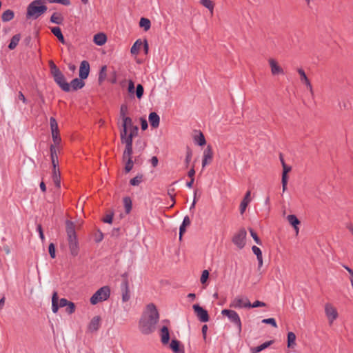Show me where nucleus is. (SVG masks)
<instances>
[{
  "label": "nucleus",
  "mask_w": 353,
  "mask_h": 353,
  "mask_svg": "<svg viewBox=\"0 0 353 353\" xmlns=\"http://www.w3.org/2000/svg\"><path fill=\"white\" fill-rule=\"evenodd\" d=\"M159 321V313L152 303L147 305L146 310L143 313L139 321V329L144 334H149L155 330V325Z\"/></svg>",
  "instance_id": "obj_1"
},
{
  "label": "nucleus",
  "mask_w": 353,
  "mask_h": 353,
  "mask_svg": "<svg viewBox=\"0 0 353 353\" xmlns=\"http://www.w3.org/2000/svg\"><path fill=\"white\" fill-rule=\"evenodd\" d=\"M41 0H34L27 8V18L37 19L47 10V7L43 5Z\"/></svg>",
  "instance_id": "obj_2"
},
{
  "label": "nucleus",
  "mask_w": 353,
  "mask_h": 353,
  "mask_svg": "<svg viewBox=\"0 0 353 353\" xmlns=\"http://www.w3.org/2000/svg\"><path fill=\"white\" fill-rule=\"evenodd\" d=\"M110 295V289L108 286H103L99 289L90 298V303L96 305L98 303L107 300Z\"/></svg>",
  "instance_id": "obj_3"
},
{
  "label": "nucleus",
  "mask_w": 353,
  "mask_h": 353,
  "mask_svg": "<svg viewBox=\"0 0 353 353\" xmlns=\"http://www.w3.org/2000/svg\"><path fill=\"white\" fill-rule=\"evenodd\" d=\"M324 312L327 318L329 325H332L334 322L339 316L338 310L332 303H326L324 305Z\"/></svg>",
  "instance_id": "obj_4"
},
{
  "label": "nucleus",
  "mask_w": 353,
  "mask_h": 353,
  "mask_svg": "<svg viewBox=\"0 0 353 353\" xmlns=\"http://www.w3.org/2000/svg\"><path fill=\"white\" fill-rule=\"evenodd\" d=\"M139 130L133 128L132 131H125V130H121L120 137L121 141L123 144H125V148H132V140L134 137L138 134Z\"/></svg>",
  "instance_id": "obj_5"
},
{
  "label": "nucleus",
  "mask_w": 353,
  "mask_h": 353,
  "mask_svg": "<svg viewBox=\"0 0 353 353\" xmlns=\"http://www.w3.org/2000/svg\"><path fill=\"white\" fill-rule=\"evenodd\" d=\"M230 307L234 308H250V302L248 297L239 295L231 301Z\"/></svg>",
  "instance_id": "obj_6"
},
{
  "label": "nucleus",
  "mask_w": 353,
  "mask_h": 353,
  "mask_svg": "<svg viewBox=\"0 0 353 353\" xmlns=\"http://www.w3.org/2000/svg\"><path fill=\"white\" fill-rule=\"evenodd\" d=\"M246 236L245 230L241 228L233 236L232 242L239 249H242L245 245Z\"/></svg>",
  "instance_id": "obj_7"
},
{
  "label": "nucleus",
  "mask_w": 353,
  "mask_h": 353,
  "mask_svg": "<svg viewBox=\"0 0 353 353\" xmlns=\"http://www.w3.org/2000/svg\"><path fill=\"white\" fill-rule=\"evenodd\" d=\"M221 314L224 316H226L228 317L230 321L234 323L239 330V332H241V321L239 315L237 314L236 312L232 310H223L221 311Z\"/></svg>",
  "instance_id": "obj_8"
},
{
  "label": "nucleus",
  "mask_w": 353,
  "mask_h": 353,
  "mask_svg": "<svg viewBox=\"0 0 353 353\" xmlns=\"http://www.w3.org/2000/svg\"><path fill=\"white\" fill-rule=\"evenodd\" d=\"M70 303L67 299L63 298L59 301V296L57 292H54L52 296V310L54 313H57L59 307L67 306Z\"/></svg>",
  "instance_id": "obj_9"
},
{
  "label": "nucleus",
  "mask_w": 353,
  "mask_h": 353,
  "mask_svg": "<svg viewBox=\"0 0 353 353\" xmlns=\"http://www.w3.org/2000/svg\"><path fill=\"white\" fill-rule=\"evenodd\" d=\"M268 63L270 68L271 74L273 76L284 74L283 68L279 65V62L276 59L273 58L269 59Z\"/></svg>",
  "instance_id": "obj_10"
},
{
  "label": "nucleus",
  "mask_w": 353,
  "mask_h": 353,
  "mask_svg": "<svg viewBox=\"0 0 353 353\" xmlns=\"http://www.w3.org/2000/svg\"><path fill=\"white\" fill-rule=\"evenodd\" d=\"M192 307L196 316L201 322H208L209 321V315L207 310L198 304L194 305Z\"/></svg>",
  "instance_id": "obj_11"
},
{
  "label": "nucleus",
  "mask_w": 353,
  "mask_h": 353,
  "mask_svg": "<svg viewBox=\"0 0 353 353\" xmlns=\"http://www.w3.org/2000/svg\"><path fill=\"white\" fill-rule=\"evenodd\" d=\"M213 159V151L210 145H208L204 150L203 154L202 167L204 168L207 165L210 164Z\"/></svg>",
  "instance_id": "obj_12"
},
{
  "label": "nucleus",
  "mask_w": 353,
  "mask_h": 353,
  "mask_svg": "<svg viewBox=\"0 0 353 353\" xmlns=\"http://www.w3.org/2000/svg\"><path fill=\"white\" fill-rule=\"evenodd\" d=\"M70 252L72 256H76L79 254V247L77 236L68 238Z\"/></svg>",
  "instance_id": "obj_13"
},
{
  "label": "nucleus",
  "mask_w": 353,
  "mask_h": 353,
  "mask_svg": "<svg viewBox=\"0 0 353 353\" xmlns=\"http://www.w3.org/2000/svg\"><path fill=\"white\" fill-rule=\"evenodd\" d=\"M101 324V318L99 316H94L88 325V330L90 332H94L99 330Z\"/></svg>",
  "instance_id": "obj_14"
},
{
  "label": "nucleus",
  "mask_w": 353,
  "mask_h": 353,
  "mask_svg": "<svg viewBox=\"0 0 353 353\" xmlns=\"http://www.w3.org/2000/svg\"><path fill=\"white\" fill-rule=\"evenodd\" d=\"M297 72L300 75V80H301V83H303L306 86V88L308 89V90L310 91V92L312 94H314L312 85L310 83V81L306 76L305 71L302 68H298Z\"/></svg>",
  "instance_id": "obj_15"
},
{
  "label": "nucleus",
  "mask_w": 353,
  "mask_h": 353,
  "mask_svg": "<svg viewBox=\"0 0 353 353\" xmlns=\"http://www.w3.org/2000/svg\"><path fill=\"white\" fill-rule=\"evenodd\" d=\"M53 78L55 82L61 87L63 90L65 92H69L70 90V84L66 82L65 77L62 72Z\"/></svg>",
  "instance_id": "obj_16"
},
{
  "label": "nucleus",
  "mask_w": 353,
  "mask_h": 353,
  "mask_svg": "<svg viewBox=\"0 0 353 353\" xmlns=\"http://www.w3.org/2000/svg\"><path fill=\"white\" fill-rule=\"evenodd\" d=\"M61 152V148L56 146H50V156L52 165L54 168L59 167L58 154Z\"/></svg>",
  "instance_id": "obj_17"
},
{
  "label": "nucleus",
  "mask_w": 353,
  "mask_h": 353,
  "mask_svg": "<svg viewBox=\"0 0 353 353\" xmlns=\"http://www.w3.org/2000/svg\"><path fill=\"white\" fill-rule=\"evenodd\" d=\"M90 72V65L89 63L86 61H83L81 63L80 68H79V77L81 79H85L88 75Z\"/></svg>",
  "instance_id": "obj_18"
},
{
  "label": "nucleus",
  "mask_w": 353,
  "mask_h": 353,
  "mask_svg": "<svg viewBox=\"0 0 353 353\" xmlns=\"http://www.w3.org/2000/svg\"><path fill=\"white\" fill-rule=\"evenodd\" d=\"M122 121L123 123L121 130H125V131H132L133 128H135L136 130H139L138 127L133 125L132 120L130 117H125L123 119H122Z\"/></svg>",
  "instance_id": "obj_19"
},
{
  "label": "nucleus",
  "mask_w": 353,
  "mask_h": 353,
  "mask_svg": "<svg viewBox=\"0 0 353 353\" xmlns=\"http://www.w3.org/2000/svg\"><path fill=\"white\" fill-rule=\"evenodd\" d=\"M65 228H66V233L68 238H72L75 237L76 233H75V228L76 225L74 223L70 221H66L65 222Z\"/></svg>",
  "instance_id": "obj_20"
},
{
  "label": "nucleus",
  "mask_w": 353,
  "mask_h": 353,
  "mask_svg": "<svg viewBox=\"0 0 353 353\" xmlns=\"http://www.w3.org/2000/svg\"><path fill=\"white\" fill-rule=\"evenodd\" d=\"M250 196H251V192L250 190H248L246 192L243 201H241V203L240 204V212L241 214H243L244 213V212L246 210L247 206L251 201Z\"/></svg>",
  "instance_id": "obj_21"
},
{
  "label": "nucleus",
  "mask_w": 353,
  "mask_h": 353,
  "mask_svg": "<svg viewBox=\"0 0 353 353\" xmlns=\"http://www.w3.org/2000/svg\"><path fill=\"white\" fill-rule=\"evenodd\" d=\"M148 120L151 127H152L153 128H157L159 127L160 123V118L159 116L156 112H151L149 114Z\"/></svg>",
  "instance_id": "obj_22"
},
{
  "label": "nucleus",
  "mask_w": 353,
  "mask_h": 353,
  "mask_svg": "<svg viewBox=\"0 0 353 353\" xmlns=\"http://www.w3.org/2000/svg\"><path fill=\"white\" fill-rule=\"evenodd\" d=\"M296 336L294 332H289L288 333L287 346L288 348L294 349L296 347Z\"/></svg>",
  "instance_id": "obj_23"
},
{
  "label": "nucleus",
  "mask_w": 353,
  "mask_h": 353,
  "mask_svg": "<svg viewBox=\"0 0 353 353\" xmlns=\"http://www.w3.org/2000/svg\"><path fill=\"white\" fill-rule=\"evenodd\" d=\"M93 41L97 46H103L107 41V37L103 33H98L94 36Z\"/></svg>",
  "instance_id": "obj_24"
},
{
  "label": "nucleus",
  "mask_w": 353,
  "mask_h": 353,
  "mask_svg": "<svg viewBox=\"0 0 353 353\" xmlns=\"http://www.w3.org/2000/svg\"><path fill=\"white\" fill-rule=\"evenodd\" d=\"M193 139L194 143L200 146H203L206 143L205 137L203 134L200 131L196 132V134L194 136Z\"/></svg>",
  "instance_id": "obj_25"
},
{
  "label": "nucleus",
  "mask_w": 353,
  "mask_h": 353,
  "mask_svg": "<svg viewBox=\"0 0 353 353\" xmlns=\"http://www.w3.org/2000/svg\"><path fill=\"white\" fill-rule=\"evenodd\" d=\"M52 178L53 182H54V185H56V187L60 188L61 181H60V172H59V167L55 168H53Z\"/></svg>",
  "instance_id": "obj_26"
},
{
  "label": "nucleus",
  "mask_w": 353,
  "mask_h": 353,
  "mask_svg": "<svg viewBox=\"0 0 353 353\" xmlns=\"http://www.w3.org/2000/svg\"><path fill=\"white\" fill-rule=\"evenodd\" d=\"M84 85L85 83L83 81V79L76 78L71 81L70 86V89L72 88L73 90H77L78 89L82 88Z\"/></svg>",
  "instance_id": "obj_27"
},
{
  "label": "nucleus",
  "mask_w": 353,
  "mask_h": 353,
  "mask_svg": "<svg viewBox=\"0 0 353 353\" xmlns=\"http://www.w3.org/2000/svg\"><path fill=\"white\" fill-rule=\"evenodd\" d=\"M190 225V219L186 216L184 217L183 223L179 228V239L181 240L183 233L185 232L186 227Z\"/></svg>",
  "instance_id": "obj_28"
},
{
  "label": "nucleus",
  "mask_w": 353,
  "mask_h": 353,
  "mask_svg": "<svg viewBox=\"0 0 353 353\" xmlns=\"http://www.w3.org/2000/svg\"><path fill=\"white\" fill-rule=\"evenodd\" d=\"M147 145L146 141L144 139L139 138L135 143V150L138 152H142Z\"/></svg>",
  "instance_id": "obj_29"
},
{
  "label": "nucleus",
  "mask_w": 353,
  "mask_h": 353,
  "mask_svg": "<svg viewBox=\"0 0 353 353\" xmlns=\"http://www.w3.org/2000/svg\"><path fill=\"white\" fill-rule=\"evenodd\" d=\"M272 343V341L265 342L264 343H263L257 347H251L250 352L252 353H259L261 351L268 347Z\"/></svg>",
  "instance_id": "obj_30"
},
{
  "label": "nucleus",
  "mask_w": 353,
  "mask_h": 353,
  "mask_svg": "<svg viewBox=\"0 0 353 353\" xmlns=\"http://www.w3.org/2000/svg\"><path fill=\"white\" fill-rule=\"evenodd\" d=\"M161 342L167 344L170 339V334L167 327L163 326L161 330Z\"/></svg>",
  "instance_id": "obj_31"
},
{
  "label": "nucleus",
  "mask_w": 353,
  "mask_h": 353,
  "mask_svg": "<svg viewBox=\"0 0 353 353\" xmlns=\"http://www.w3.org/2000/svg\"><path fill=\"white\" fill-rule=\"evenodd\" d=\"M122 291H123V292H122L123 301V302L128 301L130 299V290L128 288V285L126 282L125 283H123V285Z\"/></svg>",
  "instance_id": "obj_32"
},
{
  "label": "nucleus",
  "mask_w": 353,
  "mask_h": 353,
  "mask_svg": "<svg viewBox=\"0 0 353 353\" xmlns=\"http://www.w3.org/2000/svg\"><path fill=\"white\" fill-rule=\"evenodd\" d=\"M170 346L174 353H184L183 350L180 347V342L177 340H172Z\"/></svg>",
  "instance_id": "obj_33"
},
{
  "label": "nucleus",
  "mask_w": 353,
  "mask_h": 353,
  "mask_svg": "<svg viewBox=\"0 0 353 353\" xmlns=\"http://www.w3.org/2000/svg\"><path fill=\"white\" fill-rule=\"evenodd\" d=\"M51 32L53 33L54 36L57 37L61 43L63 44L65 43V39L61 33V29L59 27H52L51 28Z\"/></svg>",
  "instance_id": "obj_34"
},
{
  "label": "nucleus",
  "mask_w": 353,
  "mask_h": 353,
  "mask_svg": "<svg viewBox=\"0 0 353 353\" xmlns=\"http://www.w3.org/2000/svg\"><path fill=\"white\" fill-rule=\"evenodd\" d=\"M288 222L294 228L296 231V233L299 232V228L297 225L300 223L299 219L296 217L295 215H288L287 217Z\"/></svg>",
  "instance_id": "obj_35"
},
{
  "label": "nucleus",
  "mask_w": 353,
  "mask_h": 353,
  "mask_svg": "<svg viewBox=\"0 0 353 353\" xmlns=\"http://www.w3.org/2000/svg\"><path fill=\"white\" fill-rule=\"evenodd\" d=\"M142 45H143V43L141 42V41L140 39L137 40L134 42V43L133 44V46H132L130 52L132 54H137L139 52Z\"/></svg>",
  "instance_id": "obj_36"
},
{
  "label": "nucleus",
  "mask_w": 353,
  "mask_h": 353,
  "mask_svg": "<svg viewBox=\"0 0 353 353\" xmlns=\"http://www.w3.org/2000/svg\"><path fill=\"white\" fill-rule=\"evenodd\" d=\"M52 138L53 144H52L50 146H56L58 148H61L60 143L61 139L59 132L52 133Z\"/></svg>",
  "instance_id": "obj_37"
},
{
  "label": "nucleus",
  "mask_w": 353,
  "mask_h": 353,
  "mask_svg": "<svg viewBox=\"0 0 353 353\" xmlns=\"http://www.w3.org/2000/svg\"><path fill=\"white\" fill-rule=\"evenodd\" d=\"M132 148H125L123 151V162L132 161Z\"/></svg>",
  "instance_id": "obj_38"
},
{
  "label": "nucleus",
  "mask_w": 353,
  "mask_h": 353,
  "mask_svg": "<svg viewBox=\"0 0 353 353\" xmlns=\"http://www.w3.org/2000/svg\"><path fill=\"white\" fill-rule=\"evenodd\" d=\"M21 36L20 34H15L13 36L11 39L10 43L8 46V48L10 50H13L16 48V46L18 45L19 41H20Z\"/></svg>",
  "instance_id": "obj_39"
},
{
  "label": "nucleus",
  "mask_w": 353,
  "mask_h": 353,
  "mask_svg": "<svg viewBox=\"0 0 353 353\" xmlns=\"http://www.w3.org/2000/svg\"><path fill=\"white\" fill-rule=\"evenodd\" d=\"M14 18V12L11 10H6L1 16V19L3 21H11Z\"/></svg>",
  "instance_id": "obj_40"
},
{
  "label": "nucleus",
  "mask_w": 353,
  "mask_h": 353,
  "mask_svg": "<svg viewBox=\"0 0 353 353\" xmlns=\"http://www.w3.org/2000/svg\"><path fill=\"white\" fill-rule=\"evenodd\" d=\"M139 26L147 31L150 28L151 23L148 19L142 17L140 19Z\"/></svg>",
  "instance_id": "obj_41"
},
{
  "label": "nucleus",
  "mask_w": 353,
  "mask_h": 353,
  "mask_svg": "<svg viewBox=\"0 0 353 353\" xmlns=\"http://www.w3.org/2000/svg\"><path fill=\"white\" fill-rule=\"evenodd\" d=\"M50 21L56 24H61L63 21V17L59 13H54L50 17Z\"/></svg>",
  "instance_id": "obj_42"
},
{
  "label": "nucleus",
  "mask_w": 353,
  "mask_h": 353,
  "mask_svg": "<svg viewBox=\"0 0 353 353\" xmlns=\"http://www.w3.org/2000/svg\"><path fill=\"white\" fill-rule=\"evenodd\" d=\"M51 133L59 132L58 123L54 117L50 119Z\"/></svg>",
  "instance_id": "obj_43"
},
{
  "label": "nucleus",
  "mask_w": 353,
  "mask_h": 353,
  "mask_svg": "<svg viewBox=\"0 0 353 353\" xmlns=\"http://www.w3.org/2000/svg\"><path fill=\"white\" fill-rule=\"evenodd\" d=\"M123 205L125 212L127 214L130 213L132 210V200L130 197L127 196L123 199Z\"/></svg>",
  "instance_id": "obj_44"
},
{
  "label": "nucleus",
  "mask_w": 353,
  "mask_h": 353,
  "mask_svg": "<svg viewBox=\"0 0 353 353\" xmlns=\"http://www.w3.org/2000/svg\"><path fill=\"white\" fill-rule=\"evenodd\" d=\"M200 3L212 14L214 4L211 0H201Z\"/></svg>",
  "instance_id": "obj_45"
},
{
  "label": "nucleus",
  "mask_w": 353,
  "mask_h": 353,
  "mask_svg": "<svg viewBox=\"0 0 353 353\" xmlns=\"http://www.w3.org/2000/svg\"><path fill=\"white\" fill-rule=\"evenodd\" d=\"M49 64L50 67L51 74L53 76V77L61 73L60 70L57 67V65L54 63L52 61H50Z\"/></svg>",
  "instance_id": "obj_46"
},
{
  "label": "nucleus",
  "mask_w": 353,
  "mask_h": 353,
  "mask_svg": "<svg viewBox=\"0 0 353 353\" xmlns=\"http://www.w3.org/2000/svg\"><path fill=\"white\" fill-rule=\"evenodd\" d=\"M106 71H107V67H106V65H103L101 69L99 76V81L100 83L103 81L105 80V79L106 78V76H107Z\"/></svg>",
  "instance_id": "obj_47"
},
{
  "label": "nucleus",
  "mask_w": 353,
  "mask_h": 353,
  "mask_svg": "<svg viewBox=\"0 0 353 353\" xmlns=\"http://www.w3.org/2000/svg\"><path fill=\"white\" fill-rule=\"evenodd\" d=\"M143 92H144V90H143V87L142 85L141 84H138L137 85V89H136V96L137 97L140 99L142 98L143 95Z\"/></svg>",
  "instance_id": "obj_48"
},
{
  "label": "nucleus",
  "mask_w": 353,
  "mask_h": 353,
  "mask_svg": "<svg viewBox=\"0 0 353 353\" xmlns=\"http://www.w3.org/2000/svg\"><path fill=\"white\" fill-rule=\"evenodd\" d=\"M128 114V106L126 104H122L120 108V117L122 119L125 117H128L126 115Z\"/></svg>",
  "instance_id": "obj_49"
},
{
  "label": "nucleus",
  "mask_w": 353,
  "mask_h": 353,
  "mask_svg": "<svg viewBox=\"0 0 353 353\" xmlns=\"http://www.w3.org/2000/svg\"><path fill=\"white\" fill-rule=\"evenodd\" d=\"M141 181L142 176H137L130 180V183L133 186H136L139 185L141 183Z\"/></svg>",
  "instance_id": "obj_50"
},
{
  "label": "nucleus",
  "mask_w": 353,
  "mask_h": 353,
  "mask_svg": "<svg viewBox=\"0 0 353 353\" xmlns=\"http://www.w3.org/2000/svg\"><path fill=\"white\" fill-rule=\"evenodd\" d=\"M209 277V272L206 270H203L202 272V274H201V283L202 284H204L206 283Z\"/></svg>",
  "instance_id": "obj_51"
},
{
  "label": "nucleus",
  "mask_w": 353,
  "mask_h": 353,
  "mask_svg": "<svg viewBox=\"0 0 353 353\" xmlns=\"http://www.w3.org/2000/svg\"><path fill=\"white\" fill-rule=\"evenodd\" d=\"M262 323L265 324H270L274 327H277V324L276 323V321L273 318H269V319H265L262 320Z\"/></svg>",
  "instance_id": "obj_52"
},
{
  "label": "nucleus",
  "mask_w": 353,
  "mask_h": 353,
  "mask_svg": "<svg viewBox=\"0 0 353 353\" xmlns=\"http://www.w3.org/2000/svg\"><path fill=\"white\" fill-rule=\"evenodd\" d=\"M48 251H49V254H50V256L52 259H54L56 256V254H55V247H54V243H50L49 247H48Z\"/></svg>",
  "instance_id": "obj_53"
},
{
  "label": "nucleus",
  "mask_w": 353,
  "mask_h": 353,
  "mask_svg": "<svg viewBox=\"0 0 353 353\" xmlns=\"http://www.w3.org/2000/svg\"><path fill=\"white\" fill-rule=\"evenodd\" d=\"M252 250L253 253L256 256V258H260V256H262V252L259 248L254 245L252 248Z\"/></svg>",
  "instance_id": "obj_54"
},
{
  "label": "nucleus",
  "mask_w": 353,
  "mask_h": 353,
  "mask_svg": "<svg viewBox=\"0 0 353 353\" xmlns=\"http://www.w3.org/2000/svg\"><path fill=\"white\" fill-rule=\"evenodd\" d=\"M124 163H125V172H129L133 168V165H134L133 161H125V162H124Z\"/></svg>",
  "instance_id": "obj_55"
},
{
  "label": "nucleus",
  "mask_w": 353,
  "mask_h": 353,
  "mask_svg": "<svg viewBox=\"0 0 353 353\" xmlns=\"http://www.w3.org/2000/svg\"><path fill=\"white\" fill-rule=\"evenodd\" d=\"M250 234H251L252 237L254 240V241L257 244L261 245V241L259 239V238L258 237L257 234L252 229H250Z\"/></svg>",
  "instance_id": "obj_56"
},
{
  "label": "nucleus",
  "mask_w": 353,
  "mask_h": 353,
  "mask_svg": "<svg viewBox=\"0 0 353 353\" xmlns=\"http://www.w3.org/2000/svg\"><path fill=\"white\" fill-rule=\"evenodd\" d=\"M50 3H57L65 6H68L70 3V0H48Z\"/></svg>",
  "instance_id": "obj_57"
},
{
  "label": "nucleus",
  "mask_w": 353,
  "mask_h": 353,
  "mask_svg": "<svg viewBox=\"0 0 353 353\" xmlns=\"http://www.w3.org/2000/svg\"><path fill=\"white\" fill-rule=\"evenodd\" d=\"M128 91L130 94L134 93V83L132 80L128 81Z\"/></svg>",
  "instance_id": "obj_58"
},
{
  "label": "nucleus",
  "mask_w": 353,
  "mask_h": 353,
  "mask_svg": "<svg viewBox=\"0 0 353 353\" xmlns=\"http://www.w3.org/2000/svg\"><path fill=\"white\" fill-rule=\"evenodd\" d=\"M74 304L72 302H70L67 305L66 312L69 314H72L74 312Z\"/></svg>",
  "instance_id": "obj_59"
},
{
  "label": "nucleus",
  "mask_w": 353,
  "mask_h": 353,
  "mask_svg": "<svg viewBox=\"0 0 353 353\" xmlns=\"http://www.w3.org/2000/svg\"><path fill=\"white\" fill-rule=\"evenodd\" d=\"M264 306H265V303L260 301H256L252 304L250 303V308Z\"/></svg>",
  "instance_id": "obj_60"
},
{
  "label": "nucleus",
  "mask_w": 353,
  "mask_h": 353,
  "mask_svg": "<svg viewBox=\"0 0 353 353\" xmlns=\"http://www.w3.org/2000/svg\"><path fill=\"white\" fill-rule=\"evenodd\" d=\"M37 231L39 232L41 240L43 242L45 241V236L41 225H37Z\"/></svg>",
  "instance_id": "obj_61"
},
{
  "label": "nucleus",
  "mask_w": 353,
  "mask_h": 353,
  "mask_svg": "<svg viewBox=\"0 0 353 353\" xmlns=\"http://www.w3.org/2000/svg\"><path fill=\"white\" fill-rule=\"evenodd\" d=\"M191 158H192V151L188 149V151H187V154H186V157H185V163H186V165H188L191 160Z\"/></svg>",
  "instance_id": "obj_62"
},
{
  "label": "nucleus",
  "mask_w": 353,
  "mask_h": 353,
  "mask_svg": "<svg viewBox=\"0 0 353 353\" xmlns=\"http://www.w3.org/2000/svg\"><path fill=\"white\" fill-rule=\"evenodd\" d=\"M283 165V173L288 174L291 170V167L288 166L283 160H281Z\"/></svg>",
  "instance_id": "obj_63"
},
{
  "label": "nucleus",
  "mask_w": 353,
  "mask_h": 353,
  "mask_svg": "<svg viewBox=\"0 0 353 353\" xmlns=\"http://www.w3.org/2000/svg\"><path fill=\"white\" fill-rule=\"evenodd\" d=\"M141 129L143 130H145L148 128V122L143 118H141Z\"/></svg>",
  "instance_id": "obj_64"
}]
</instances>
